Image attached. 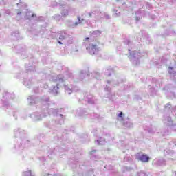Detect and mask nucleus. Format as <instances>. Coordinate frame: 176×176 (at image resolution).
I'll use <instances>...</instances> for the list:
<instances>
[{"label":"nucleus","instance_id":"nucleus-5","mask_svg":"<svg viewBox=\"0 0 176 176\" xmlns=\"http://www.w3.org/2000/svg\"><path fill=\"white\" fill-rule=\"evenodd\" d=\"M59 39H65V36H59Z\"/></svg>","mask_w":176,"mask_h":176},{"label":"nucleus","instance_id":"nucleus-7","mask_svg":"<svg viewBox=\"0 0 176 176\" xmlns=\"http://www.w3.org/2000/svg\"><path fill=\"white\" fill-rule=\"evenodd\" d=\"M58 43H59L60 45H63V43H61V41H58Z\"/></svg>","mask_w":176,"mask_h":176},{"label":"nucleus","instance_id":"nucleus-2","mask_svg":"<svg viewBox=\"0 0 176 176\" xmlns=\"http://www.w3.org/2000/svg\"><path fill=\"white\" fill-rule=\"evenodd\" d=\"M138 159L139 160H140V162H142V163H148L151 158L149 157V156H148V155L143 154L139 156Z\"/></svg>","mask_w":176,"mask_h":176},{"label":"nucleus","instance_id":"nucleus-6","mask_svg":"<svg viewBox=\"0 0 176 176\" xmlns=\"http://www.w3.org/2000/svg\"><path fill=\"white\" fill-rule=\"evenodd\" d=\"M89 39H90V38H89V37L85 38V41H89Z\"/></svg>","mask_w":176,"mask_h":176},{"label":"nucleus","instance_id":"nucleus-3","mask_svg":"<svg viewBox=\"0 0 176 176\" xmlns=\"http://www.w3.org/2000/svg\"><path fill=\"white\" fill-rule=\"evenodd\" d=\"M119 118H123V113L120 112L118 115Z\"/></svg>","mask_w":176,"mask_h":176},{"label":"nucleus","instance_id":"nucleus-4","mask_svg":"<svg viewBox=\"0 0 176 176\" xmlns=\"http://www.w3.org/2000/svg\"><path fill=\"white\" fill-rule=\"evenodd\" d=\"M78 21H79V23H82V21H83V19L81 20L80 19V17H78Z\"/></svg>","mask_w":176,"mask_h":176},{"label":"nucleus","instance_id":"nucleus-1","mask_svg":"<svg viewBox=\"0 0 176 176\" xmlns=\"http://www.w3.org/2000/svg\"><path fill=\"white\" fill-rule=\"evenodd\" d=\"M87 50L89 51L90 54H96L94 51L98 50V48H97V44H92L91 46L87 47Z\"/></svg>","mask_w":176,"mask_h":176},{"label":"nucleus","instance_id":"nucleus-8","mask_svg":"<svg viewBox=\"0 0 176 176\" xmlns=\"http://www.w3.org/2000/svg\"><path fill=\"white\" fill-rule=\"evenodd\" d=\"M173 69V67H169V69Z\"/></svg>","mask_w":176,"mask_h":176}]
</instances>
